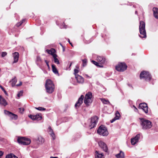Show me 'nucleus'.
<instances>
[{
	"mask_svg": "<svg viewBox=\"0 0 158 158\" xmlns=\"http://www.w3.org/2000/svg\"><path fill=\"white\" fill-rule=\"evenodd\" d=\"M29 116L33 120H41L42 118L41 114H36L35 115H30Z\"/></svg>",
	"mask_w": 158,
	"mask_h": 158,
	"instance_id": "2eb2a0df",
	"label": "nucleus"
},
{
	"mask_svg": "<svg viewBox=\"0 0 158 158\" xmlns=\"http://www.w3.org/2000/svg\"><path fill=\"white\" fill-rule=\"evenodd\" d=\"M45 86L47 93L51 94L53 92L55 86L51 80H47L46 81Z\"/></svg>",
	"mask_w": 158,
	"mask_h": 158,
	"instance_id": "f257e3e1",
	"label": "nucleus"
},
{
	"mask_svg": "<svg viewBox=\"0 0 158 158\" xmlns=\"http://www.w3.org/2000/svg\"><path fill=\"white\" fill-rule=\"evenodd\" d=\"M100 99L102 102L104 104H108L110 103L108 100H107L105 99L101 98Z\"/></svg>",
	"mask_w": 158,
	"mask_h": 158,
	"instance_id": "c85d7f7f",
	"label": "nucleus"
},
{
	"mask_svg": "<svg viewBox=\"0 0 158 158\" xmlns=\"http://www.w3.org/2000/svg\"><path fill=\"white\" fill-rule=\"evenodd\" d=\"M35 108L39 110H45V109L42 107H35Z\"/></svg>",
	"mask_w": 158,
	"mask_h": 158,
	"instance_id": "f704fd0d",
	"label": "nucleus"
},
{
	"mask_svg": "<svg viewBox=\"0 0 158 158\" xmlns=\"http://www.w3.org/2000/svg\"><path fill=\"white\" fill-rule=\"evenodd\" d=\"M76 67L77 68H78V69L79 68V67H77V66H76Z\"/></svg>",
	"mask_w": 158,
	"mask_h": 158,
	"instance_id": "3c124183",
	"label": "nucleus"
},
{
	"mask_svg": "<svg viewBox=\"0 0 158 158\" xmlns=\"http://www.w3.org/2000/svg\"><path fill=\"white\" fill-rule=\"evenodd\" d=\"M79 70L78 69H75L74 70V74L76 76V75H78L77 74V73L79 72Z\"/></svg>",
	"mask_w": 158,
	"mask_h": 158,
	"instance_id": "72a5a7b5",
	"label": "nucleus"
},
{
	"mask_svg": "<svg viewBox=\"0 0 158 158\" xmlns=\"http://www.w3.org/2000/svg\"><path fill=\"white\" fill-rule=\"evenodd\" d=\"M45 62L46 63L48 69H50V66L49 64V62L46 60H45Z\"/></svg>",
	"mask_w": 158,
	"mask_h": 158,
	"instance_id": "e433bc0d",
	"label": "nucleus"
},
{
	"mask_svg": "<svg viewBox=\"0 0 158 158\" xmlns=\"http://www.w3.org/2000/svg\"><path fill=\"white\" fill-rule=\"evenodd\" d=\"M25 21V19H23L19 23H18L16 24L17 26L18 27L20 26Z\"/></svg>",
	"mask_w": 158,
	"mask_h": 158,
	"instance_id": "7c9ffc66",
	"label": "nucleus"
},
{
	"mask_svg": "<svg viewBox=\"0 0 158 158\" xmlns=\"http://www.w3.org/2000/svg\"><path fill=\"white\" fill-rule=\"evenodd\" d=\"M7 55V53L6 52H2V57H4Z\"/></svg>",
	"mask_w": 158,
	"mask_h": 158,
	"instance_id": "4c0bfd02",
	"label": "nucleus"
},
{
	"mask_svg": "<svg viewBox=\"0 0 158 158\" xmlns=\"http://www.w3.org/2000/svg\"><path fill=\"white\" fill-rule=\"evenodd\" d=\"M6 158H18V157L14 154L10 153L7 155Z\"/></svg>",
	"mask_w": 158,
	"mask_h": 158,
	"instance_id": "a878e982",
	"label": "nucleus"
},
{
	"mask_svg": "<svg viewBox=\"0 0 158 158\" xmlns=\"http://www.w3.org/2000/svg\"><path fill=\"white\" fill-rule=\"evenodd\" d=\"M22 85V82H20L19 84L17 85H16L17 86H19L21 85Z\"/></svg>",
	"mask_w": 158,
	"mask_h": 158,
	"instance_id": "37998d69",
	"label": "nucleus"
},
{
	"mask_svg": "<svg viewBox=\"0 0 158 158\" xmlns=\"http://www.w3.org/2000/svg\"><path fill=\"white\" fill-rule=\"evenodd\" d=\"M134 107L135 108V109L134 110L135 111L137 112L138 110L134 106Z\"/></svg>",
	"mask_w": 158,
	"mask_h": 158,
	"instance_id": "a18cd8bd",
	"label": "nucleus"
},
{
	"mask_svg": "<svg viewBox=\"0 0 158 158\" xmlns=\"http://www.w3.org/2000/svg\"><path fill=\"white\" fill-rule=\"evenodd\" d=\"M69 44L71 45L72 46V43L70 42L69 40Z\"/></svg>",
	"mask_w": 158,
	"mask_h": 158,
	"instance_id": "de8ad7c7",
	"label": "nucleus"
},
{
	"mask_svg": "<svg viewBox=\"0 0 158 158\" xmlns=\"http://www.w3.org/2000/svg\"><path fill=\"white\" fill-rule=\"evenodd\" d=\"M140 78L144 79L147 81H149L151 79V76L149 72L143 71L140 74Z\"/></svg>",
	"mask_w": 158,
	"mask_h": 158,
	"instance_id": "1a4fd4ad",
	"label": "nucleus"
},
{
	"mask_svg": "<svg viewBox=\"0 0 158 158\" xmlns=\"http://www.w3.org/2000/svg\"><path fill=\"white\" fill-rule=\"evenodd\" d=\"M116 119V118H114V119H112L111 120V123H113L114 121H115Z\"/></svg>",
	"mask_w": 158,
	"mask_h": 158,
	"instance_id": "a19ab883",
	"label": "nucleus"
},
{
	"mask_svg": "<svg viewBox=\"0 0 158 158\" xmlns=\"http://www.w3.org/2000/svg\"><path fill=\"white\" fill-rule=\"evenodd\" d=\"M20 110V112L21 113H23V111H24V109L23 108H20L19 109Z\"/></svg>",
	"mask_w": 158,
	"mask_h": 158,
	"instance_id": "58836bf2",
	"label": "nucleus"
},
{
	"mask_svg": "<svg viewBox=\"0 0 158 158\" xmlns=\"http://www.w3.org/2000/svg\"><path fill=\"white\" fill-rule=\"evenodd\" d=\"M50 158H58L57 157H52L51 156L50 157Z\"/></svg>",
	"mask_w": 158,
	"mask_h": 158,
	"instance_id": "49530a36",
	"label": "nucleus"
},
{
	"mask_svg": "<svg viewBox=\"0 0 158 158\" xmlns=\"http://www.w3.org/2000/svg\"><path fill=\"white\" fill-rule=\"evenodd\" d=\"M98 118L97 117L94 116L91 118L89 126L90 129L96 126L98 121Z\"/></svg>",
	"mask_w": 158,
	"mask_h": 158,
	"instance_id": "9b49d317",
	"label": "nucleus"
},
{
	"mask_svg": "<svg viewBox=\"0 0 158 158\" xmlns=\"http://www.w3.org/2000/svg\"><path fill=\"white\" fill-rule=\"evenodd\" d=\"M97 133L103 136H107L109 134L107 128L103 125H101L98 128Z\"/></svg>",
	"mask_w": 158,
	"mask_h": 158,
	"instance_id": "423d86ee",
	"label": "nucleus"
},
{
	"mask_svg": "<svg viewBox=\"0 0 158 158\" xmlns=\"http://www.w3.org/2000/svg\"><path fill=\"white\" fill-rule=\"evenodd\" d=\"M84 98L83 95H81V97L79 98L78 101L75 105L76 108L79 107L83 102V100Z\"/></svg>",
	"mask_w": 158,
	"mask_h": 158,
	"instance_id": "f3484780",
	"label": "nucleus"
},
{
	"mask_svg": "<svg viewBox=\"0 0 158 158\" xmlns=\"http://www.w3.org/2000/svg\"><path fill=\"white\" fill-rule=\"evenodd\" d=\"M86 76L87 77H89V78H90V77H89V76L88 75H86Z\"/></svg>",
	"mask_w": 158,
	"mask_h": 158,
	"instance_id": "09e8293b",
	"label": "nucleus"
},
{
	"mask_svg": "<svg viewBox=\"0 0 158 158\" xmlns=\"http://www.w3.org/2000/svg\"><path fill=\"white\" fill-rule=\"evenodd\" d=\"M152 10L154 17L155 18L158 19V8L154 7L153 8Z\"/></svg>",
	"mask_w": 158,
	"mask_h": 158,
	"instance_id": "412c9836",
	"label": "nucleus"
},
{
	"mask_svg": "<svg viewBox=\"0 0 158 158\" xmlns=\"http://www.w3.org/2000/svg\"><path fill=\"white\" fill-rule=\"evenodd\" d=\"M139 108L140 109H142L146 113H148V107L147 105L145 103H140L139 105Z\"/></svg>",
	"mask_w": 158,
	"mask_h": 158,
	"instance_id": "f8f14e48",
	"label": "nucleus"
},
{
	"mask_svg": "<svg viewBox=\"0 0 158 158\" xmlns=\"http://www.w3.org/2000/svg\"><path fill=\"white\" fill-rule=\"evenodd\" d=\"M139 30L140 33V35H139V36L141 38H146V33L145 29V23L143 21L140 22Z\"/></svg>",
	"mask_w": 158,
	"mask_h": 158,
	"instance_id": "7ed1b4c3",
	"label": "nucleus"
},
{
	"mask_svg": "<svg viewBox=\"0 0 158 158\" xmlns=\"http://www.w3.org/2000/svg\"><path fill=\"white\" fill-rule=\"evenodd\" d=\"M3 92H4L5 94L6 95H7V93H6V91L5 90H4V91H3Z\"/></svg>",
	"mask_w": 158,
	"mask_h": 158,
	"instance_id": "c03bdc74",
	"label": "nucleus"
},
{
	"mask_svg": "<svg viewBox=\"0 0 158 158\" xmlns=\"http://www.w3.org/2000/svg\"><path fill=\"white\" fill-rule=\"evenodd\" d=\"M115 118H116V119H118L120 116V114L119 112L118 111H117L115 114Z\"/></svg>",
	"mask_w": 158,
	"mask_h": 158,
	"instance_id": "c756f323",
	"label": "nucleus"
},
{
	"mask_svg": "<svg viewBox=\"0 0 158 158\" xmlns=\"http://www.w3.org/2000/svg\"><path fill=\"white\" fill-rule=\"evenodd\" d=\"M75 77L77 82L79 83H83L84 82V79L83 77L79 75H76Z\"/></svg>",
	"mask_w": 158,
	"mask_h": 158,
	"instance_id": "a211bd4d",
	"label": "nucleus"
},
{
	"mask_svg": "<svg viewBox=\"0 0 158 158\" xmlns=\"http://www.w3.org/2000/svg\"><path fill=\"white\" fill-rule=\"evenodd\" d=\"M23 91H20L18 94L17 96L19 98L22 95Z\"/></svg>",
	"mask_w": 158,
	"mask_h": 158,
	"instance_id": "c9c22d12",
	"label": "nucleus"
},
{
	"mask_svg": "<svg viewBox=\"0 0 158 158\" xmlns=\"http://www.w3.org/2000/svg\"><path fill=\"white\" fill-rule=\"evenodd\" d=\"M87 61V60L86 59H84L82 60L83 66H85L86 65Z\"/></svg>",
	"mask_w": 158,
	"mask_h": 158,
	"instance_id": "473e14b6",
	"label": "nucleus"
},
{
	"mask_svg": "<svg viewBox=\"0 0 158 158\" xmlns=\"http://www.w3.org/2000/svg\"><path fill=\"white\" fill-rule=\"evenodd\" d=\"M127 65L124 63H121L116 66V69L118 71L123 72L126 70Z\"/></svg>",
	"mask_w": 158,
	"mask_h": 158,
	"instance_id": "9d476101",
	"label": "nucleus"
},
{
	"mask_svg": "<svg viewBox=\"0 0 158 158\" xmlns=\"http://www.w3.org/2000/svg\"><path fill=\"white\" fill-rule=\"evenodd\" d=\"M52 69L53 72L56 74L59 75L58 71L55 67V66L53 64L52 65Z\"/></svg>",
	"mask_w": 158,
	"mask_h": 158,
	"instance_id": "5701e85b",
	"label": "nucleus"
},
{
	"mask_svg": "<svg viewBox=\"0 0 158 158\" xmlns=\"http://www.w3.org/2000/svg\"><path fill=\"white\" fill-rule=\"evenodd\" d=\"M140 124L143 129H147L151 128L152 124L151 121L144 118H140Z\"/></svg>",
	"mask_w": 158,
	"mask_h": 158,
	"instance_id": "f03ea898",
	"label": "nucleus"
},
{
	"mask_svg": "<svg viewBox=\"0 0 158 158\" xmlns=\"http://www.w3.org/2000/svg\"><path fill=\"white\" fill-rule=\"evenodd\" d=\"M38 143L39 144H41L44 142V139L42 136H39L38 137L37 139Z\"/></svg>",
	"mask_w": 158,
	"mask_h": 158,
	"instance_id": "4be33fe9",
	"label": "nucleus"
},
{
	"mask_svg": "<svg viewBox=\"0 0 158 158\" xmlns=\"http://www.w3.org/2000/svg\"><path fill=\"white\" fill-rule=\"evenodd\" d=\"M116 156L117 158H124V153L122 151H120L119 153L117 154Z\"/></svg>",
	"mask_w": 158,
	"mask_h": 158,
	"instance_id": "b1692460",
	"label": "nucleus"
},
{
	"mask_svg": "<svg viewBox=\"0 0 158 158\" xmlns=\"http://www.w3.org/2000/svg\"><path fill=\"white\" fill-rule=\"evenodd\" d=\"M135 13L136 14H137V11H135Z\"/></svg>",
	"mask_w": 158,
	"mask_h": 158,
	"instance_id": "8fccbe9b",
	"label": "nucleus"
},
{
	"mask_svg": "<svg viewBox=\"0 0 158 158\" xmlns=\"http://www.w3.org/2000/svg\"><path fill=\"white\" fill-rule=\"evenodd\" d=\"M97 153L96 158H104L103 156L102 153H99L97 151H96Z\"/></svg>",
	"mask_w": 158,
	"mask_h": 158,
	"instance_id": "cd10ccee",
	"label": "nucleus"
},
{
	"mask_svg": "<svg viewBox=\"0 0 158 158\" xmlns=\"http://www.w3.org/2000/svg\"><path fill=\"white\" fill-rule=\"evenodd\" d=\"M4 113L8 115L12 119L16 120L18 118V116L17 115L8 111L5 110L4 111Z\"/></svg>",
	"mask_w": 158,
	"mask_h": 158,
	"instance_id": "ddd939ff",
	"label": "nucleus"
},
{
	"mask_svg": "<svg viewBox=\"0 0 158 158\" xmlns=\"http://www.w3.org/2000/svg\"><path fill=\"white\" fill-rule=\"evenodd\" d=\"M13 55L14 58V61L13 63H16L18 60L19 56V53L17 52H15L13 53Z\"/></svg>",
	"mask_w": 158,
	"mask_h": 158,
	"instance_id": "6ab92c4d",
	"label": "nucleus"
},
{
	"mask_svg": "<svg viewBox=\"0 0 158 158\" xmlns=\"http://www.w3.org/2000/svg\"><path fill=\"white\" fill-rule=\"evenodd\" d=\"M46 52L49 54H50L53 57L54 59V62L57 64H59L60 62L58 57V56L56 54V51L53 48H51L50 50L47 49Z\"/></svg>",
	"mask_w": 158,
	"mask_h": 158,
	"instance_id": "20e7f679",
	"label": "nucleus"
},
{
	"mask_svg": "<svg viewBox=\"0 0 158 158\" xmlns=\"http://www.w3.org/2000/svg\"><path fill=\"white\" fill-rule=\"evenodd\" d=\"M0 87L1 89L2 90V91H4V90H5V89H4V88L0 85Z\"/></svg>",
	"mask_w": 158,
	"mask_h": 158,
	"instance_id": "79ce46f5",
	"label": "nucleus"
},
{
	"mask_svg": "<svg viewBox=\"0 0 158 158\" xmlns=\"http://www.w3.org/2000/svg\"><path fill=\"white\" fill-rule=\"evenodd\" d=\"M99 146L101 148L103 151L105 152H107L108 150L107 146L106 143L102 141H100L98 143Z\"/></svg>",
	"mask_w": 158,
	"mask_h": 158,
	"instance_id": "4468645a",
	"label": "nucleus"
},
{
	"mask_svg": "<svg viewBox=\"0 0 158 158\" xmlns=\"http://www.w3.org/2000/svg\"><path fill=\"white\" fill-rule=\"evenodd\" d=\"M139 138V135H137L134 138L131 139V142L132 145H135L138 142Z\"/></svg>",
	"mask_w": 158,
	"mask_h": 158,
	"instance_id": "dca6fc26",
	"label": "nucleus"
},
{
	"mask_svg": "<svg viewBox=\"0 0 158 158\" xmlns=\"http://www.w3.org/2000/svg\"><path fill=\"white\" fill-rule=\"evenodd\" d=\"M3 155V152L1 151H0V158H1V157Z\"/></svg>",
	"mask_w": 158,
	"mask_h": 158,
	"instance_id": "ea45409f",
	"label": "nucleus"
},
{
	"mask_svg": "<svg viewBox=\"0 0 158 158\" xmlns=\"http://www.w3.org/2000/svg\"><path fill=\"white\" fill-rule=\"evenodd\" d=\"M0 104L5 106L7 104L6 100L1 96H0Z\"/></svg>",
	"mask_w": 158,
	"mask_h": 158,
	"instance_id": "aec40b11",
	"label": "nucleus"
},
{
	"mask_svg": "<svg viewBox=\"0 0 158 158\" xmlns=\"http://www.w3.org/2000/svg\"><path fill=\"white\" fill-rule=\"evenodd\" d=\"M17 82V79L15 77L13 79L10 81V82L12 85V86L13 87L15 84Z\"/></svg>",
	"mask_w": 158,
	"mask_h": 158,
	"instance_id": "bb28decb",
	"label": "nucleus"
},
{
	"mask_svg": "<svg viewBox=\"0 0 158 158\" xmlns=\"http://www.w3.org/2000/svg\"><path fill=\"white\" fill-rule=\"evenodd\" d=\"M36 61L38 62L37 63H40L41 62V60L40 57L37 56L36 59Z\"/></svg>",
	"mask_w": 158,
	"mask_h": 158,
	"instance_id": "2f4dec72",
	"label": "nucleus"
},
{
	"mask_svg": "<svg viewBox=\"0 0 158 158\" xmlns=\"http://www.w3.org/2000/svg\"><path fill=\"white\" fill-rule=\"evenodd\" d=\"M92 95L91 93L89 92L87 93L85 96L84 103L87 106L89 105L93 101Z\"/></svg>",
	"mask_w": 158,
	"mask_h": 158,
	"instance_id": "39448f33",
	"label": "nucleus"
},
{
	"mask_svg": "<svg viewBox=\"0 0 158 158\" xmlns=\"http://www.w3.org/2000/svg\"><path fill=\"white\" fill-rule=\"evenodd\" d=\"M49 134L51 135L52 138L54 139L55 138V134L53 132V130L51 129V127H49Z\"/></svg>",
	"mask_w": 158,
	"mask_h": 158,
	"instance_id": "393cba45",
	"label": "nucleus"
},
{
	"mask_svg": "<svg viewBox=\"0 0 158 158\" xmlns=\"http://www.w3.org/2000/svg\"><path fill=\"white\" fill-rule=\"evenodd\" d=\"M17 141L19 143L23 145H28L31 142L30 139L23 137H18Z\"/></svg>",
	"mask_w": 158,
	"mask_h": 158,
	"instance_id": "0eeeda50",
	"label": "nucleus"
},
{
	"mask_svg": "<svg viewBox=\"0 0 158 158\" xmlns=\"http://www.w3.org/2000/svg\"><path fill=\"white\" fill-rule=\"evenodd\" d=\"M97 60L98 62L92 60V62L95 65L101 67H103L102 64H104L105 62V59L102 56H98L97 58Z\"/></svg>",
	"mask_w": 158,
	"mask_h": 158,
	"instance_id": "6e6552de",
	"label": "nucleus"
}]
</instances>
